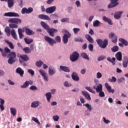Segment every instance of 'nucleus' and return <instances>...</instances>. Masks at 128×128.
Masks as SVG:
<instances>
[{"mask_svg": "<svg viewBox=\"0 0 128 128\" xmlns=\"http://www.w3.org/2000/svg\"><path fill=\"white\" fill-rule=\"evenodd\" d=\"M8 57L11 58H13L14 60H16V52H10L9 54Z\"/></svg>", "mask_w": 128, "mask_h": 128, "instance_id": "473e14b6", "label": "nucleus"}, {"mask_svg": "<svg viewBox=\"0 0 128 128\" xmlns=\"http://www.w3.org/2000/svg\"><path fill=\"white\" fill-rule=\"evenodd\" d=\"M5 42L8 44V46L10 48H11V50H14V44H12V42H10V40H5Z\"/></svg>", "mask_w": 128, "mask_h": 128, "instance_id": "f704fd0d", "label": "nucleus"}, {"mask_svg": "<svg viewBox=\"0 0 128 128\" xmlns=\"http://www.w3.org/2000/svg\"><path fill=\"white\" fill-rule=\"evenodd\" d=\"M103 122H104V124H110V121L108 120H106L104 117H103Z\"/></svg>", "mask_w": 128, "mask_h": 128, "instance_id": "774afa93", "label": "nucleus"}, {"mask_svg": "<svg viewBox=\"0 0 128 128\" xmlns=\"http://www.w3.org/2000/svg\"><path fill=\"white\" fill-rule=\"evenodd\" d=\"M8 22L11 24H22V20L18 18H11L8 20Z\"/></svg>", "mask_w": 128, "mask_h": 128, "instance_id": "423d86ee", "label": "nucleus"}, {"mask_svg": "<svg viewBox=\"0 0 128 128\" xmlns=\"http://www.w3.org/2000/svg\"><path fill=\"white\" fill-rule=\"evenodd\" d=\"M44 39L51 46H54V44H56V42H62V38L60 36H57L55 38V40L48 36H46L44 37Z\"/></svg>", "mask_w": 128, "mask_h": 128, "instance_id": "f257e3e1", "label": "nucleus"}, {"mask_svg": "<svg viewBox=\"0 0 128 128\" xmlns=\"http://www.w3.org/2000/svg\"><path fill=\"white\" fill-rule=\"evenodd\" d=\"M102 90V84H98L96 86V92H100Z\"/></svg>", "mask_w": 128, "mask_h": 128, "instance_id": "c756f323", "label": "nucleus"}, {"mask_svg": "<svg viewBox=\"0 0 128 128\" xmlns=\"http://www.w3.org/2000/svg\"><path fill=\"white\" fill-rule=\"evenodd\" d=\"M72 86V84H70V82H68V81L64 82V86L66 88H70V86Z\"/></svg>", "mask_w": 128, "mask_h": 128, "instance_id": "3c124183", "label": "nucleus"}, {"mask_svg": "<svg viewBox=\"0 0 128 128\" xmlns=\"http://www.w3.org/2000/svg\"><path fill=\"white\" fill-rule=\"evenodd\" d=\"M56 70L54 66H50L48 67V74L49 76H54V74H56Z\"/></svg>", "mask_w": 128, "mask_h": 128, "instance_id": "0eeeda50", "label": "nucleus"}, {"mask_svg": "<svg viewBox=\"0 0 128 128\" xmlns=\"http://www.w3.org/2000/svg\"><path fill=\"white\" fill-rule=\"evenodd\" d=\"M52 118L54 122H58V120H60V116H52Z\"/></svg>", "mask_w": 128, "mask_h": 128, "instance_id": "13d9d810", "label": "nucleus"}, {"mask_svg": "<svg viewBox=\"0 0 128 128\" xmlns=\"http://www.w3.org/2000/svg\"><path fill=\"white\" fill-rule=\"evenodd\" d=\"M3 16H7L10 18H18L20 17V14L14 12H8L4 13L3 15Z\"/></svg>", "mask_w": 128, "mask_h": 128, "instance_id": "39448f33", "label": "nucleus"}, {"mask_svg": "<svg viewBox=\"0 0 128 128\" xmlns=\"http://www.w3.org/2000/svg\"><path fill=\"white\" fill-rule=\"evenodd\" d=\"M122 14H124V12L122 11L116 12L114 14V18H115V20H120Z\"/></svg>", "mask_w": 128, "mask_h": 128, "instance_id": "f8f14e48", "label": "nucleus"}, {"mask_svg": "<svg viewBox=\"0 0 128 128\" xmlns=\"http://www.w3.org/2000/svg\"><path fill=\"white\" fill-rule=\"evenodd\" d=\"M4 32L8 36H10L12 30H10V27L6 26L5 28Z\"/></svg>", "mask_w": 128, "mask_h": 128, "instance_id": "2f4dec72", "label": "nucleus"}, {"mask_svg": "<svg viewBox=\"0 0 128 128\" xmlns=\"http://www.w3.org/2000/svg\"><path fill=\"white\" fill-rule=\"evenodd\" d=\"M28 72L30 74H31L32 76H34V70H32V69H28Z\"/></svg>", "mask_w": 128, "mask_h": 128, "instance_id": "6e6d98bb", "label": "nucleus"}, {"mask_svg": "<svg viewBox=\"0 0 128 128\" xmlns=\"http://www.w3.org/2000/svg\"><path fill=\"white\" fill-rule=\"evenodd\" d=\"M85 88L92 94H96V91L94 90L90 86H86Z\"/></svg>", "mask_w": 128, "mask_h": 128, "instance_id": "a18cd8bd", "label": "nucleus"}, {"mask_svg": "<svg viewBox=\"0 0 128 128\" xmlns=\"http://www.w3.org/2000/svg\"><path fill=\"white\" fill-rule=\"evenodd\" d=\"M34 12V8H26V14H31V12Z\"/></svg>", "mask_w": 128, "mask_h": 128, "instance_id": "5fc2aeb1", "label": "nucleus"}, {"mask_svg": "<svg viewBox=\"0 0 128 128\" xmlns=\"http://www.w3.org/2000/svg\"><path fill=\"white\" fill-rule=\"evenodd\" d=\"M118 6L116 4H114V3L112 2H110V3L108 4V8H116V6Z\"/></svg>", "mask_w": 128, "mask_h": 128, "instance_id": "ea45409f", "label": "nucleus"}, {"mask_svg": "<svg viewBox=\"0 0 128 128\" xmlns=\"http://www.w3.org/2000/svg\"><path fill=\"white\" fill-rule=\"evenodd\" d=\"M84 106H86V108H88V110L89 112H92V105L87 103L86 104H84Z\"/></svg>", "mask_w": 128, "mask_h": 128, "instance_id": "c03bdc74", "label": "nucleus"}, {"mask_svg": "<svg viewBox=\"0 0 128 128\" xmlns=\"http://www.w3.org/2000/svg\"><path fill=\"white\" fill-rule=\"evenodd\" d=\"M38 72H40V74L42 76H46V72L44 71V70H38Z\"/></svg>", "mask_w": 128, "mask_h": 128, "instance_id": "09e8293b", "label": "nucleus"}, {"mask_svg": "<svg viewBox=\"0 0 128 128\" xmlns=\"http://www.w3.org/2000/svg\"><path fill=\"white\" fill-rule=\"evenodd\" d=\"M19 58H20L22 60H24V62H28V60H30V58L28 55H20Z\"/></svg>", "mask_w": 128, "mask_h": 128, "instance_id": "bb28decb", "label": "nucleus"}, {"mask_svg": "<svg viewBox=\"0 0 128 128\" xmlns=\"http://www.w3.org/2000/svg\"><path fill=\"white\" fill-rule=\"evenodd\" d=\"M71 76L72 80L75 82H78V80H80V77L78 76V73H76V72H72Z\"/></svg>", "mask_w": 128, "mask_h": 128, "instance_id": "9d476101", "label": "nucleus"}, {"mask_svg": "<svg viewBox=\"0 0 128 128\" xmlns=\"http://www.w3.org/2000/svg\"><path fill=\"white\" fill-rule=\"evenodd\" d=\"M99 93V96L100 98H104L106 94H104V92L102 90L100 91V92H98Z\"/></svg>", "mask_w": 128, "mask_h": 128, "instance_id": "052dcab7", "label": "nucleus"}, {"mask_svg": "<svg viewBox=\"0 0 128 128\" xmlns=\"http://www.w3.org/2000/svg\"><path fill=\"white\" fill-rule=\"evenodd\" d=\"M104 86L108 92H112V94H114V89L112 90V87L108 85V82H106L104 84Z\"/></svg>", "mask_w": 128, "mask_h": 128, "instance_id": "a211bd4d", "label": "nucleus"}, {"mask_svg": "<svg viewBox=\"0 0 128 128\" xmlns=\"http://www.w3.org/2000/svg\"><path fill=\"white\" fill-rule=\"evenodd\" d=\"M96 42L101 48H106L108 44V39H104V41L102 39H97Z\"/></svg>", "mask_w": 128, "mask_h": 128, "instance_id": "7ed1b4c3", "label": "nucleus"}, {"mask_svg": "<svg viewBox=\"0 0 128 128\" xmlns=\"http://www.w3.org/2000/svg\"><path fill=\"white\" fill-rule=\"evenodd\" d=\"M23 50L25 54H30L32 52V50L28 47L24 48Z\"/></svg>", "mask_w": 128, "mask_h": 128, "instance_id": "58836bf2", "label": "nucleus"}, {"mask_svg": "<svg viewBox=\"0 0 128 128\" xmlns=\"http://www.w3.org/2000/svg\"><path fill=\"white\" fill-rule=\"evenodd\" d=\"M80 29L78 28H73V32L74 34H78V32H80Z\"/></svg>", "mask_w": 128, "mask_h": 128, "instance_id": "bf43d9fd", "label": "nucleus"}, {"mask_svg": "<svg viewBox=\"0 0 128 128\" xmlns=\"http://www.w3.org/2000/svg\"><path fill=\"white\" fill-rule=\"evenodd\" d=\"M102 74L100 72H98L96 73V78H98V79L102 78Z\"/></svg>", "mask_w": 128, "mask_h": 128, "instance_id": "680f3d73", "label": "nucleus"}, {"mask_svg": "<svg viewBox=\"0 0 128 128\" xmlns=\"http://www.w3.org/2000/svg\"><path fill=\"white\" fill-rule=\"evenodd\" d=\"M32 120L36 122V124H40V121H38V118L32 117Z\"/></svg>", "mask_w": 128, "mask_h": 128, "instance_id": "4d7b16f0", "label": "nucleus"}, {"mask_svg": "<svg viewBox=\"0 0 128 128\" xmlns=\"http://www.w3.org/2000/svg\"><path fill=\"white\" fill-rule=\"evenodd\" d=\"M62 22H68L70 18H63L61 20Z\"/></svg>", "mask_w": 128, "mask_h": 128, "instance_id": "e2e57ef3", "label": "nucleus"}, {"mask_svg": "<svg viewBox=\"0 0 128 128\" xmlns=\"http://www.w3.org/2000/svg\"><path fill=\"white\" fill-rule=\"evenodd\" d=\"M104 59H106V56L101 55L98 57V62H102V60H104Z\"/></svg>", "mask_w": 128, "mask_h": 128, "instance_id": "8fccbe9b", "label": "nucleus"}, {"mask_svg": "<svg viewBox=\"0 0 128 128\" xmlns=\"http://www.w3.org/2000/svg\"><path fill=\"white\" fill-rule=\"evenodd\" d=\"M40 106V102L39 101H34L32 102L31 104V108H36L38 106Z\"/></svg>", "mask_w": 128, "mask_h": 128, "instance_id": "5701e85b", "label": "nucleus"}, {"mask_svg": "<svg viewBox=\"0 0 128 128\" xmlns=\"http://www.w3.org/2000/svg\"><path fill=\"white\" fill-rule=\"evenodd\" d=\"M5 2H8V8H12L14 4V0H6Z\"/></svg>", "mask_w": 128, "mask_h": 128, "instance_id": "c85d7f7f", "label": "nucleus"}, {"mask_svg": "<svg viewBox=\"0 0 128 128\" xmlns=\"http://www.w3.org/2000/svg\"><path fill=\"white\" fill-rule=\"evenodd\" d=\"M11 36L14 40H18V35L16 34V30L14 29L11 30Z\"/></svg>", "mask_w": 128, "mask_h": 128, "instance_id": "393cba45", "label": "nucleus"}, {"mask_svg": "<svg viewBox=\"0 0 128 128\" xmlns=\"http://www.w3.org/2000/svg\"><path fill=\"white\" fill-rule=\"evenodd\" d=\"M62 32L64 34L62 38V42L64 44H66L68 42V38H70V36H72V34L66 29L63 30Z\"/></svg>", "mask_w": 128, "mask_h": 128, "instance_id": "f03ea898", "label": "nucleus"}, {"mask_svg": "<svg viewBox=\"0 0 128 128\" xmlns=\"http://www.w3.org/2000/svg\"><path fill=\"white\" fill-rule=\"evenodd\" d=\"M88 48L90 52H92V50H94V45H92V44H89L88 46Z\"/></svg>", "mask_w": 128, "mask_h": 128, "instance_id": "338daca9", "label": "nucleus"}, {"mask_svg": "<svg viewBox=\"0 0 128 128\" xmlns=\"http://www.w3.org/2000/svg\"><path fill=\"white\" fill-rule=\"evenodd\" d=\"M111 50L113 52H118V47L116 46H114L111 48Z\"/></svg>", "mask_w": 128, "mask_h": 128, "instance_id": "603ef678", "label": "nucleus"}, {"mask_svg": "<svg viewBox=\"0 0 128 128\" xmlns=\"http://www.w3.org/2000/svg\"><path fill=\"white\" fill-rule=\"evenodd\" d=\"M124 80H125L124 78L121 77L120 78L118 79L117 82L118 84H120L121 82H124Z\"/></svg>", "mask_w": 128, "mask_h": 128, "instance_id": "864d4df0", "label": "nucleus"}, {"mask_svg": "<svg viewBox=\"0 0 128 128\" xmlns=\"http://www.w3.org/2000/svg\"><path fill=\"white\" fill-rule=\"evenodd\" d=\"M82 94L88 100H91L92 98L90 97V95L88 92L86 90H83L82 92Z\"/></svg>", "mask_w": 128, "mask_h": 128, "instance_id": "ddd939ff", "label": "nucleus"}, {"mask_svg": "<svg viewBox=\"0 0 128 128\" xmlns=\"http://www.w3.org/2000/svg\"><path fill=\"white\" fill-rule=\"evenodd\" d=\"M8 64H14L16 62V59L9 58L8 60Z\"/></svg>", "mask_w": 128, "mask_h": 128, "instance_id": "79ce46f5", "label": "nucleus"}, {"mask_svg": "<svg viewBox=\"0 0 128 128\" xmlns=\"http://www.w3.org/2000/svg\"><path fill=\"white\" fill-rule=\"evenodd\" d=\"M80 56L82 58H84V60H90V57L88 56V54H86V53L82 52L81 53Z\"/></svg>", "mask_w": 128, "mask_h": 128, "instance_id": "7c9ffc66", "label": "nucleus"}, {"mask_svg": "<svg viewBox=\"0 0 128 128\" xmlns=\"http://www.w3.org/2000/svg\"><path fill=\"white\" fill-rule=\"evenodd\" d=\"M30 90H38V87L36 86H32L30 87Z\"/></svg>", "mask_w": 128, "mask_h": 128, "instance_id": "0e129e2a", "label": "nucleus"}, {"mask_svg": "<svg viewBox=\"0 0 128 128\" xmlns=\"http://www.w3.org/2000/svg\"><path fill=\"white\" fill-rule=\"evenodd\" d=\"M47 32L51 36H54V32H58V30L54 29V28H49L48 30H47Z\"/></svg>", "mask_w": 128, "mask_h": 128, "instance_id": "9b49d317", "label": "nucleus"}, {"mask_svg": "<svg viewBox=\"0 0 128 128\" xmlns=\"http://www.w3.org/2000/svg\"><path fill=\"white\" fill-rule=\"evenodd\" d=\"M119 42H120L125 46H128V41L127 40H126L125 39H124L122 38H120L118 39Z\"/></svg>", "mask_w": 128, "mask_h": 128, "instance_id": "cd10ccee", "label": "nucleus"}, {"mask_svg": "<svg viewBox=\"0 0 128 128\" xmlns=\"http://www.w3.org/2000/svg\"><path fill=\"white\" fill-rule=\"evenodd\" d=\"M10 112L11 114H12L13 116H14L16 114V109L14 108H10Z\"/></svg>", "mask_w": 128, "mask_h": 128, "instance_id": "4c0bfd02", "label": "nucleus"}, {"mask_svg": "<svg viewBox=\"0 0 128 128\" xmlns=\"http://www.w3.org/2000/svg\"><path fill=\"white\" fill-rule=\"evenodd\" d=\"M102 20H104V22H108V24H110V26H112V20H110V18H107L106 16H103L102 18Z\"/></svg>", "mask_w": 128, "mask_h": 128, "instance_id": "dca6fc26", "label": "nucleus"}, {"mask_svg": "<svg viewBox=\"0 0 128 128\" xmlns=\"http://www.w3.org/2000/svg\"><path fill=\"white\" fill-rule=\"evenodd\" d=\"M60 70H62V72H70V68L66 66H60Z\"/></svg>", "mask_w": 128, "mask_h": 128, "instance_id": "4be33fe9", "label": "nucleus"}, {"mask_svg": "<svg viewBox=\"0 0 128 128\" xmlns=\"http://www.w3.org/2000/svg\"><path fill=\"white\" fill-rule=\"evenodd\" d=\"M25 32L28 36H34L35 34L34 32L27 28H25Z\"/></svg>", "mask_w": 128, "mask_h": 128, "instance_id": "aec40b11", "label": "nucleus"}, {"mask_svg": "<svg viewBox=\"0 0 128 128\" xmlns=\"http://www.w3.org/2000/svg\"><path fill=\"white\" fill-rule=\"evenodd\" d=\"M78 58H80V54H78L76 52H74L70 56V60L73 62H76V60H78Z\"/></svg>", "mask_w": 128, "mask_h": 128, "instance_id": "20e7f679", "label": "nucleus"}, {"mask_svg": "<svg viewBox=\"0 0 128 128\" xmlns=\"http://www.w3.org/2000/svg\"><path fill=\"white\" fill-rule=\"evenodd\" d=\"M16 74H20V76H22H22H24V71L22 68H18L16 69Z\"/></svg>", "mask_w": 128, "mask_h": 128, "instance_id": "412c9836", "label": "nucleus"}, {"mask_svg": "<svg viewBox=\"0 0 128 128\" xmlns=\"http://www.w3.org/2000/svg\"><path fill=\"white\" fill-rule=\"evenodd\" d=\"M24 40L26 44H32V42H34V39L33 38L28 39V38H24Z\"/></svg>", "mask_w": 128, "mask_h": 128, "instance_id": "e433bc0d", "label": "nucleus"}, {"mask_svg": "<svg viewBox=\"0 0 128 128\" xmlns=\"http://www.w3.org/2000/svg\"><path fill=\"white\" fill-rule=\"evenodd\" d=\"M93 26L94 27L100 26V22L98 20H96L93 22Z\"/></svg>", "mask_w": 128, "mask_h": 128, "instance_id": "a19ab883", "label": "nucleus"}, {"mask_svg": "<svg viewBox=\"0 0 128 128\" xmlns=\"http://www.w3.org/2000/svg\"><path fill=\"white\" fill-rule=\"evenodd\" d=\"M46 98V100L48 102L50 101V98H52V93L50 92H47L45 94Z\"/></svg>", "mask_w": 128, "mask_h": 128, "instance_id": "72a5a7b5", "label": "nucleus"}, {"mask_svg": "<svg viewBox=\"0 0 128 128\" xmlns=\"http://www.w3.org/2000/svg\"><path fill=\"white\" fill-rule=\"evenodd\" d=\"M18 34L19 35V38L22 40L24 38V34H22V30L20 28H18Z\"/></svg>", "mask_w": 128, "mask_h": 128, "instance_id": "c9c22d12", "label": "nucleus"}, {"mask_svg": "<svg viewBox=\"0 0 128 128\" xmlns=\"http://www.w3.org/2000/svg\"><path fill=\"white\" fill-rule=\"evenodd\" d=\"M56 10V6H52L46 9V14H54Z\"/></svg>", "mask_w": 128, "mask_h": 128, "instance_id": "6e6552de", "label": "nucleus"}, {"mask_svg": "<svg viewBox=\"0 0 128 128\" xmlns=\"http://www.w3.org/2000/svg\"><path fill=\"white\" fill-rule=\"evenodd\" d=\"M109 38H111L112 42L114 44L118 42V36L114 32H110L109 34Z\"/></svg>", "mask_w": 128, "mask_h": 128, "instance_id": "1a4fd4ad", "label": "nucleus"}, {"mask_svg": "<svg viewBox=\"0 0 128 128\" xmlns=\"http://www.w3.org/2000/svg\"><path fill=\"white\" fill-rule=\"evenodd\" d=\"M74 40L75 42H84V40L80 38H74Z\"/></svg>", "mask_w": 128, "mask_h": 128, "instance_id": "69168bd1", "label": "nucleus"}, {"mask_svg": "<svg viewBox=\"0 0 128 128\" xmlns=\"http://www.w3.org/2000/svg\"><path fill=\"white\" fill-rule=\"evenodd\" d=\"M30 84L32 86V82H30V81L26 80L24 83L22 85L20 86V88H28Z\"/></svg>", "mask_w": 128, "mask_h": 128, "instance_id": "2eb2a0df", "label": "nucleus"}, {"mask_svg": "<svg viewBox=\"0 0 128 128\" xmlns=\"http://www.w3.org/2000/svg\"><path fill=\"white\" fill-rule=\"evenodd\" d=\"M108 80L110 82H116V78L114 76H112V78H109Z\"/></svg>", "mask_w": 128, "mask_h": 128, "instance_id": "de8ad7c7", "label": "nucleus"}, {"mask_svg": "<svg viewBox=\"0 0 128 128\" xmlns=\"http://www.w3.org/2000/svg\"><path fill=\"white\" fill-rule=\"evenodd\" d=\"M42 64H44V62H42V60H38L36 62V66H37V68H40Z\"/></svg>", "mask_w": 128, "mask_h": 128, "instance_id": "37998d69", "label": "nucleus"}, {"mask_svg": "<svg viewBox=\"0 0 128 128\" xmlns=\"http://www.w3.org/2000/svg\"><path fill=\"white\" fill-rule=\"evenodd\" d=\"M38 18L40 20H50V18L48 16L44 14H40L38 16Z\"/></svg>", "mask_w": 128, "mask_h": 128, "instance_id": "4468645a", "label": "nucleus"}, {"mask_svg": "<svg viewBox=\"0 0 128 128\" xmlns=\"http://www.w3.org/2000/svg\"><path fill=\"white\" fill-rule=\"evenodd\" d=\"M115 56L117 60H118V62H122V54L121 52H118L116 54Z\"/></svg>", "mask_w": 128, "mask_h": 128, "instance_id": "6ab92c4d", "label": "nucleus"}, {"mask_svg": "<svg viewBox=\"0 0 128 128\" xmlns=\"http://www.w3.org/2000/svg\"><path fill=\"white\" fill-rule=\"evenodd\" d=\"M85 38L86 40H87L89 42H90V44H94V38H92L91 36H90V34H86L85 35Z\"/></svg>", "mask_w": 128, "mask_h": 128, "instance_id": "b1692460", "label": "nucleus"}, {"mask_svg": "<svg viewBox=\"0 0 128 128\" xmlns=\"http://www.w3.org/2000/svg\"><path fill=\"white\" fill-rule=\"evenodd\" d=\"M128 56H125L123 58L122 66L124 68H128Z\"/></svg>", "mask_w": 128, "mask_h": 128, "instance_id": "f3484780", "label": "nucleus"}, {"mask_svg": "<svg viewBox=\"0 0 128 128\" xmlns=\"http://www.w3.org/2000/svg\"><path fill=\"white\" fill-rule=\"evenodd\" d=\"M40 24H41L42 26V28H44V29L47 31L50 28V26L46 23V22H44L42 21L40 22Z\"/></svg>", "mask_w": 128, "mask_h": 128, "instance_id": "a878e982", "label": "nucleus"}, {"mask_svg": "<svg viewBox=\"0 0 128 128\" xmlns=\"http://www.w3.org/2000/svg\"><path fill=\"white\" fill-rule=\"evenodd\" d=\"M9 26L10 28H18V26L16 24H10Z\"/></svg>", "mask_w": 128, "mask_h": 128, "instance_id": "49530a36", "label": "nucleus"}]
</instances>
